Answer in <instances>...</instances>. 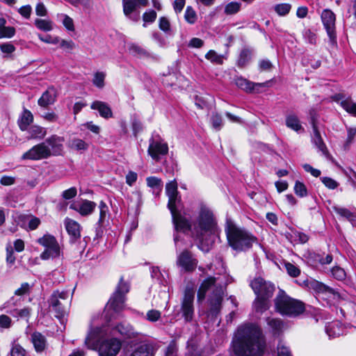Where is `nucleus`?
Listing matches in <instances>:
<instances>
[{"label":"nucleus","instance_id":"nucleus-1","mask_svg":"<svg viewBox=\"0 0 356 356\" xmlns=\"http://www.w3.org/2000/svg\"><path fill=\"white\" fill-rule=\"evenodd\" d=\"M265 348V340L259 327L246 324L238 327L232 341L236 356H261Z\"/></svg>","mask_w":356,"mask_h":356},{"label":"nucleus","instance_id":"nucleus-49","mask_svg":"<svg viewBox=\"0 0 356 356\" xmlns=\"http://www.w3.org/2000/svg\"><path fill=\"white\" fill-rule=\"evenodd\" d=\"M15 29L13 26H5L0 29V39L11 38L15 35Z\"/></svg>","mask_w":356,"mask_h":356},{"label":"nucleus","instance_id":"nucleus-43","mask_svg":"<svg viewBox=\"0 0 356 356\" xmlns=\"http://www.w3.org/2000/svg\"><path fill=\"white\" fill-rule=\"evenodd\" d=\"M147 186L152 188H158L160 191L163 188L162 180L156 177H148L146 179Z\"/></svg>","mask_w":356,"mask_h":356},{"label":"nucleus","instance_id":"nucleus-29","mask_svg":"<svg viewBox=\"0 0 356 356\" xmlns=\"http://www.w3.org/2000/svg\"><path fill=\"white\" fill-rule=\"evenodd\" d=\"M26 130L29 134V139H42L47 134L46 129L38 125L31 126Z\"/></svg>","mask_w":356,"mask_h":356},{"label":"nucleus","instance_id":"nucleus-64","mask_svg":"<svg viewBox=\"0 0 356 356\" xmlns=\"http://www.w3.org/2000/svg\"><path fill=\"white\" fill-rule=\"evenodd\" d=\"M30 285L27 282L22 283L21 286L15 291L16 296H23L29 293Z\"/></svg>","mask_w":356,"mask_h":356},{"label":"nucleus","instance_id":"nucleus-21","mask_svg":"<svg viewBox=\"0 0 356 356\" xmlns=\"http://www.w3.org/2000/svg\"><path fill=\"white\" fill-rule=\"evenodd\" d=\"M64 138L63 137L53 135L49 138H47L44 141L46 145L49 147L51 155H58L63 151V143Z\"/></svg>","mask_w":356,"mask_h":356},{"label":"nucleus","instance_id":"nucleus-11","mask_svg":"<svg viewBox=\"0 0 356 356\" xmlns=\"http://www.w3.org/2000/svg\"><path fill=\"white\" fill-rule=\"evenodd\" d=\"M195 291L192 287L187 286L184 291V297L181 300V311L182 316L186 322L192 321L194 315Z\"/></svg>","mask_w":356,"mask_h":356},{"label":"nucleus","instance_id":"nucleus-46","mask_svg":"<svg viewBox=\"0 0 356 356\" xmlns=\"http://www.w3.org/2000/svg\"><path fill=\"white\" fill-rule=\"evenodd\" d=\"M184 18L186 21L191 24H193L196 22L197 15L191 6H187L184 14Z\"/></svg>","mask_w":356,"mask_h":356},{"label":"nucleus","instance_id":"nucleus-45","mask_svg":"<svg viewBox=\"0 0 356 356\" xmlns=\"http://www.w3.org/2000/svg\"><path fill=\"white\" fill-rule=\"evenodd\" d=\"M295 193L300 197H304L307 195V190L306 186L300 181H296L294 186Z\"/></svg>","mask_w":356,"mask_h":356},{"label":"nucleus","instance_id":"nucleus-13","mask_svg":"<svg viewBox=\"0 0 356 356\" xmlns=\"http://www.w3.org/2000/svg\"><path fill=\"white\" fill-rule=\"evenodd\" d=\"M51 155V152L49 146L46 143H41L33 146L29 151L25 152L22 156V159L40 160L47 159Z\"/></svg>","mask_w":356,"mask_h":356},{"label":"nucleus","instance_id":"nucleus-8","mask_svg":"<svg viewBox=\"0 0 356 356\" xmlns=\"http://www.w3.org/2000/svg\"><path fill=\"white\" fill-rule=\"evenodd\" d=\"M129 283L124 281L123 277H121L115 291L106 306L107 313L110 310L113 311L115 313H119L122 310L125 302V296L129 291Z\"/></svg>","mask_w":356,"mask_h":356},{"label":"nucleus","instance_id":"nucleus-35","mask_svg":"<svg viewBox=\"0 0 356 356\" xmlns=\"http://www.w3.org/2000/svg\"><path fill=\"white\" fill-rule=\"evenodd\" d=\"M181 202V196L179 194L168 197V207L170 211L171 215L179 212L177 210V207Z\"/></svg>","mask_w":356,"mask_h":356},{"label":"nucleus","instance_id":"nucleus-39","mask_svg":"<svg viewBox=\"0 0 356 356\" xmlns=\"http://www.w3.org/2000/svg\"><path fill=\"white\" fill-rule=\"evenodd\" d=\"M205 58L214 64L222 65L223 63V56L218 54L214 50L209 51L205 55Z\"/></svg>","mask_w":356,"mask_h":356},{"label":"nucleus","instance_id":"nucleus-56","mask_svg":"<svg viewBox=\"0 0 356 356\" xmlns=\"http://www.w3.org/2000/svg\"><path fill=\"white\" fill-rule=\"evenodd\" d=\"M305 40L312 44H314L316 42V35L310 29H307L303 33Z\"/></svg>","mask_w":356,"mask_h":356},{"label":"nucleus","instance_id":"nucleus-3","mask_svg":"<svg viewBox=\"0 0 356 356\" xmlns=\"http://www.w3.org/2000/svg\"><path fill=\"white\" fill-rule=\"evenodd\" d=\"M107 335L105 327H97L91 329L85 339L86 346L90 349L98 348L99 356H116L122 347V341L117 338H111L99 341L102 337Z\"/></svg>","mask_w":356,"mask_h":356},{"label":"nucleus","instance_id":"nucleus-22","mask_svg":"<svg viewBox=\"0 0 356 356\" xmlns=\"http://www.w3.org/2000/svg\"><path fill=\"white\" fill-rule=\"evenodd\" d=\"M235 83L239 88L245 90L246 92H252L256 88L266 87L268 86V82L264 83H253L243 77H237L235 79Z\"/></svg>","mask_w":356,"mask_h":356},{"label":"nucleus","instance_id":"nucleus-53","mask_svg":"<svg viewBox=\"0 0 356 356\" xmlns=\"http://www.w3.org/2000/svg\"><path fill=\"white\" fill-rule=\"evenodd\" d=\"M10 356H25V350L17 343H13L10 350Z\"/></svg>","mask_w":356,"mask_h":356},{"label":"nucleus","instance_id":"nucleus-59","mask_svg":"<svg viewBox=\"0 0 356 356\" xmlns=\"http://www.w3.org/2000/svg\"><path fill=\"white\" fill-rule=\"evenodd\" d=\"M18 13L24 18L29 19L32 13V8L30 5H26L18 9Z\"/></svg>","mask_w":356,"mask_h":356},{"label":"nucleus","instance_id":"nucleus-47","mask_svg":"<svg viewBox=\"0 0 356 356\" xmlns=\"http://www.w3.org/2000/svg\"><path fill=\"white\" fill-rule=\"evenodd\" d=\"M105 76L106 74L104 72H96L92 80L93 84L99 88H102L104 86Z\"/></svg>","mask_w":356,"mask_h":356},{"label":"nucleus","instance_id":"nucleus-6","mask_svg":"<svg viewBox=\"0 0 356 356\" xmlns=\"http://www.w3.org/2000/svg\"><path fill=\"white\" fill-rule=\"evenodd\" d=\"M275 305L276 310L282 315L296 316L305 311V305L302 302L289 297L282 290H280L276 296Z\"/></svg>","mask_w":356,"mask_h":356},{"label":"nucleus","instance_id":"nucleus-44","mask_svg":"<svg viewBox=\"0 0 356 356\" xmlns=\"http://www.w3.org/2000/svg\"><path fill=\"white\" fill-rule=\"evenodd\" d=\"M129 53L134 56H145L147 55V52L145 49L136 44H130L129 45Z\"/></svg>","mask_w":356,"mask_h":356},{"label":"nucleus","instance_id":"nucleus-20","mask_svg":"<svg viewBox=\"0 0 356 356\" xmlns=\"http://www.w3.org/2000/svg\"><path fill=\"white\" fill-rule=\"evenodd\" d=\"M65 229L70 236L71 242H75L81 237V225L75 220L67 218L64 221Z\"/></svg>","mask_w":356,"mask_h":356},{"label":"nucleus","instance_id":"nucleus-62","mask_svg":"<svg viewBox=\"0 0 356 356\" xmlns=\"http://www.w3.org/2000/svg\"><path fill=\"white\" fill-rule=\"evenodd\" d=\"M159 26L161 30L165 32L168 31L170 29L169 20L165 17H160L159 21Z\"/></svg>","mask_w":356,"mask_h":356},{"label":"nucleus","instance_id":"nucleus-37","mask_svg":"<svg viewBox=\"0 0 356 356\" xmlns=\"http://www.w3.org/2000/svg\"><path fill=\"white\" fill-rule=\"evenodd\" d=\"M341 106L348 113L356 116V103L348 97L340 102Z\"/></svg>","mask_w":356,"mask_h":356},{"label":"nucleus","instance_id":"nucleus-14","mask_svg":"<svg viewBox=\"0 0 356 356\" xmlns=\"http://www.w3.org/2000/svg\"><path fill=\"white\" fill-rule=\"evenodd\" d=\"M149 155L156 161H159L161 156L165 155L168 152V146L159 137V138H151L148 147Z\"/></svg>","mask_w":356,"mask_h":356},{"label":"nucleus","instance_id":"nucleus-16","mask_svg":"<svg viewBox=\"0 0 356 356\" xmlns=\"http://www.w3.org/2000/svg\"><path fill=\"white\" fill-rule=\"evenodd\" d=\"M177 264L186 271H193L197 266V261L189 251L184 250L178 256Z\"/></svg>","mask_w":356,"mask_h":356},{"label":"nucleus","instance_id":"nucleus-10","mask_svg":"<svg viewBox=\"0 0 356 356\" xmlns=\"http://www.w3.org/2000/svg\"><path fill=\"white\" fill-rule=\"evenodd\" d=\"M250 286L257 297L259 298H270L275 289L273 284L261 277H255L252 280Z\"/></svg>","mask_w":356,"mask_h":356},{"label":"nucleus","instance_id":"nucleus-4","mask_svg":"<svg viewBox=\"0 0 356 356\" xmlns=\"http://www.w3.org/2000/svg\"><path fill=\"white\" fill-rule=\"evenodd\" d=\"M218 278L209 277L201 284L197 291V300L201 301L205 298L206 293L211 291L209 302L210 304V312L216 316L220 312L223 298L225 286L217 282Z\"/></svg>","mask_w":356,"mask_h":356},{"label":"nucleus","instance_id":"nucleus-48","mask_svg":"<svg viewBox=\"0 0 356 356\" xmlns=\"http://www.w3.org/2000/svg\"><path fill=\"white\" fill-rule=\"evenodd\" d=\"M284 266L287 273L291 277H297L300 275V270L298 266H295L294 264L290 262H286Z\"/></svg>","mask_w":356,"mask_h":356},{"label":"nucleus","instance_id":"nucleus-9","mask_svg":"<svg viewBox=\"0 0 356 356\" xmlns=\"http://www.w3.org/2000/svg\"><path fill=\"white\" fill-rule=\"evenodd\" d=\"M37 242L45 248L40 255L42 259L46 260L60 256V248L54 236L49 234H44L42 237L38 238Z\"/></svg>","mask_w":356,"mask_h":356},{"label":"nucleus","instance_id":"nucleus-38","mask_svg":"<svg viewBox=\"0 0 356 356\" xmlns=\"http://www.w3.org/2000/svg\"><path fill=\"white\" fill-rule=\"evenodd\" d=\"M241 3L236 1H232L225 6L224 13L227 15L236 14L241 10Z\"/></svg>","mask_w":356,"mask_h":356},{"label":"nucleus","instance_id":"nucleus-55","mask_svg":"<svg viewBox=\"0 0 356 356\" xmlns=\"http://www.w3.org/2000/svg\"><path fill=\"white\" fill-rule=\"evenodd\" d=\"M161 318V312L156 309H151L147 312L146 318L150 322H156Z\"/></svg>","mask_w":356,"mask_h":356},{"label":"nucleus","instance_id":"nucleus-57","mask_svg":"<svg viewBox=\"0 0 356 356\" xmlns=\"http://www.w3.org/2000/svg\"><path fill=\"white\" fill-rule=\"evenodd\" d=\"M321 180L330 189H335L338 186V183L330 177H323Z\"/></svg>","mask_w":356,"mask_h":356},{"label":"nucleus","instance_id":"nucleus-33","mask_svg":"<svg viewBox=\"0 0 356 356\" xmlns=\"http://www.w3.org/2000/svg\"><path fill=\"white\" fill-rule=\"evenodd\" d=\"M266 322L274 334H279L283 328V322L279 318H267Z\"/></svg>","mask_w":356,"mask_h":356},{"label":"nucleus","instance_id":"nucleus-40","mask_svg":"<svg viewBox=\"0 0 356 356\" xmlns=\"http://www.w3.org/2000/svg\"><path fill=\"white\" fill-rule=\"evenodd\" d=\"M35 25L38 29L43 31H49L53 29L52 22L47 19H36Z\"/></svg>","mask_w":356,"mask_h":356},{"label":"nucleus","instance_id":"nucleus-60","mask_svg":"<svg viewBox=\"0 0 356 356\" xmlns=\"http://www.w3.org/2000/svg\"><path fill=\"white\" fill-rule=\"evenodd\" d=\"M76 194V188L75 187H71L62 193V197L65 200H70L74 197Z\"/></svg>","mask_w":356,"mask_h":356},{"label":"nucleus","instance_id":"nucleus-15","mask_svg":"<svg viewBox=\"0 0 356 356\" xmlns=\"http://www.w3.org/2000/svg\"><path fill=\"white\" fill-rule=\"evenodd\" d=\"M118 334L125 339H132L138 336V332L127 322L123 321L112 327L111 334Z\"/></svg>","mask_w":356,"mask_h":356},{"label":"nucleus","instance_id":"nucleus-51","mask_svg":"<svg viewBox=\"0 0 356 356\" xmlns=\"http://www.w3.org/2000/svg\"><path fill=\"white\" fill-rule=\"evenodd\" d=\"M31 309L29 307H24L21 309H15L13 312L12 314L14 316L28 319L31 315Z\"/></svg>","mask_w":356,"mask_h":356},{"label":"nucleus","instance_id":"nucleus-12","mask_svg":"<svg viewBox=\"0 0 356 356\" xmlns=\"http://www.w3.org/2000/svg\"><path fill=\"white\" fill-rule=\"evenodd\" d=\"M321 20L329 37L330 44L332 46L337 45L334 13L329 9L323 10L321 13Z\"/></svg>","mask_w":356,"mask_h":356},{"label":"nucleus","instance_id":"nucleus-41","mask_svg":"<svg viewBox=\"0 0 356 356\" xmlns=\"http://www.w3.org/2000/svg\"><path fill=\"white\" fill-rule=\"evenodd\" d=\"M165 193L168 197H172V196L179 194L177 190V183L176 180L171 181L166 184Z\"/></svg>","mask_w":356,"mask_h":356},{"label":"nucleus","instance_id":"nucleus-24","mask_svg":"<svg viewBox=\"0 0 356 356\" xmlns=\"http://www.w3.org/2000/svg\"><path fill=\"white\" fill-rule=\"evenodd\" d=\"M31 341L37 353L43 352L47 346L46 337L40 332H35L31 335Z\"/></svg>","mask_w":356,"mask_h":356},{"label":"nucleus","instance_id":"nucleus-2","mask_svg":"<svg viewBox=\"0 0 356 356\" xmlns=\"http://www.w3.org/2000/svg\"><path fill=\"white\" fill-rule=\"evenodd\" d=\"M216 229V222L213 212L205 205H201L193 220L192 237L198 242V247L202 251H209L213 243L211 236L215 234Z\"/></svg>","mask_w":356,"mask_h":356},{"label":"nucleus","instance_id":"nucleus-7","mask_svg":"<svg viewBox=\"0 0 356 356\" xmlns=\"http://www.w3.org/2000/svg\"><path fill=\"white\" fill-rule=\"evenodd\" d=\"M72 295L68 291H55L49 299V307L55 316L61 318L65 316L70 305Z\"/></svg>","mask_w":356,"mask_h":356},{"label":"nucleus","instance_id":"nucleus-31","mask_svg":"<svg viewBox=\"0 0 356 356\" xmlns=\"http://www.w3.org/2000/svg\"><path fill=\"white\" fill-rule=\"evenodd\" d=\"M270 298H256L253 302V306L257 312L263 313L270 307Z\"/></svg>","mask_w":356,"mask_h":356},{"label":"nucleus","instance_id":"nucleus-42","mask_svg":"<svg viewBox=\"0 0 356 356\" xmlns=\"http://www.w3.org/2000/svg\"><path fill=\"white\" fill-rule=\"evenodd\" d=\"M291 9V5L289 3H279L274 6V10L280 16L286 15Z\"/></svg>","mask_w":356,"mask_h":356},{"label":"nucleus","instance_id":"nucleus-17","mask_svg":"<svg viewBox=\"0 0 356 356\" xmlns=\"http://www.w3.org/2000/svg\"><path fill=\"white\" fill-rule=\"evenodd\" d=\"M172 222L176 232L186 233L190 232L192 234L193 221L190 222L180 212L172 214Z\"/></svg>","mask_w":356,"mask_h":356},{"label":"nucleus","instance_id":"nucleus-30","mask_svg":"<svg viewBox=\"0 0 356 356\" xmlns=\"http://www.w3.org/2000/svg\"><path fill=\"white\" fill-rule=\"evenodd\" d=\"M33 120V116L31 111L24 110L20 120H19V127L22 131L28 129L29 126Z\"/></svg>","mask_w":356,"mask_h":356},{"label":"nucleus","instance_id":"nucleus-28","mask_svg":"<svg viewBox=\"0 0 356 356\" xmlns=\"http://www.w3.org/2000/svg\"><path fill=\"white\" fill-rule=\"evenodd\" d=\"M123 3V12L124 15L132 19L134 21H137L138 16L136 15L134 17L131 16V13L135 10L137 7L136 3V0H122Z\"/></svg>","mask_w":356,"mask_h":356},{"label":"nucleus","instance_id":"nucleus-58","mask_svg":"<svg viewBox=\"0 0 356 356\" xmlns=\"http://www.w3.org/2000/svg\"><path fill=\"white\" fill-rule=\"evenodd\" d=\"M12 325V319L7 315L2 314L0 316V327L8 329Z\"/></svg>","mask_w":356,"mask_h":356},{"label":"nucleus","instance_id":"nucleus-18","mask_svg":"<svg viewBox=\"0 0 356 356\" xmlns=\"http://www.w3.org/2000/svg\"><path fill=\"white\" fill-rule=\"evenodd\" d=\"M96 203L90 200H83L81 203L70 204V209L77 211L80 215L86 216L91 214L96 207Z\"/></svg>","mask_w":356,"mask_h":356},{"label":"nucleus","instance_id":"nucleus-52","mask_svg":"<svg viewBox=\"0 0 356 356\" xmlns=\"http://www.w3.org/2000/svg\"><path fill=\"white\" fill-rule=\"evenodd\" d=\"M156 16V13L153 10L146 11L143 15V20L144 21L143 26H146V23H153L155 21Z\"/></svg>","mask_w":356,"mask_h":356},{"label":"nucleus","instance_id":"nucleus-19","mask_svg":"<svg viewBox=\"0 0 356 356\" xmlns=\"http://www.w3.org/2000/svg\"><path fill=\"white\" fill-rule=\"evenodd\" d=\"M156 348L152 343H143L134 348L128 356H154Z\"/></svg>","mask_w":356,"mask_h":356},{"label":"nucleus","instance_id":"nucleus-61","mask_svg":"<svg viewBox=\"0 0 356 356\" xmlns=\"http://www.w3.org/2000/svg\"><path fill=\"white\" fill-rule=\"evenodd\" d=\"M348 136L345 143V146H349L353 141L355 136H356V128L349 127L347 129Z\"/></svg>","mask_w":356,"mask_h":356},{"label":"nucleus","instance_id":"nucleus-25","mask_svg":"<svg viewBox=\"0 0 356 356\" xmlns=\"http://www.w3.org/2000/svg\"><path fill=\"white\" fill-rule=\"evenodd\" d=\"M90 108L93 110H97L99 115L104 118L107 119L113 116L111 108L106 102L95 101L92 103Z\"/></svg>","mask_w":356,"mask_h":356},{"label":"nucleus","instance_id":"nucleus-23","mask_svg":"<svg viewBox=\"0 0 356 356\" xmlns=\"http://www.w3.org/2000/svg\"><path fill=\"white\" fill-rule=\"evenodd\" d=\"M56 99V90L54 88H49L44 91L38 101V104L41 107L46 108L53 104Z\"/></svg>","mask_w":356,"mask_h":356},{"label":"nucleus","instance_id":"nucleus-5","mask_svg":"<svg viewBox=\"0 0 356 356\" xmlns=\"http://www.w3.org/2000/svg\"><path fill=\"white\" fill-rule=\"evenodd\" d=\"M228 243L230 247L238 252L246 251L250 249L254 243H257V238L245 229L230 225L226 230Z\"/></svg>","mask_w":356,"mask_h":356},{"label":"nucleus","instance_id":"nucleus-32","mask_svg":"<svg viewBox=\"0 0 356 356\" xmlns=\"http://www.w3.org/2000/svg\"><path fill=\"white\" fill-rule=\"evenodd\" d=\"M252 58V51L249 49L244 48L241 50L238 60L237 65L240 67H243L249 63Z\"/></svg>","mask_w":356,"mask_h":356},{"label":"nucleus","instance_id":"nucleus-54","mask_svg":"<svg viewBox=\"0 0 356 356\" xmlns=\"http://www.w3.org/2000/svg\"><path fill=\"white\" fill-rule=\"evenodd\" d=\"M212 127L216 130H220L222 126V119L218 114H213L211 118Z\"/></svg>","mask_w":356,"mask_h":356},{"label":"nucleus","instance_id":"nucleus-26","mask_svg":"<svg viewBox=\"0 0 356 356\" xmlns=\"http://www.w3.org/2000/svg\"><path fill=\"white\" fill-rule=\"evenodd\" d=\"M325 332L330 338H334L343 334V327L340 322L332 321L326 325Z\"/></svg>","mask_w":356,"mask_h":356},{"label":"nucleus","instance_id":"nucleus-34","mask_svg":"<svg viewBox=\"0 0 356 356\" xmlns=\"http://www.w3.org/2000/svg\"><path fill=\"white\" fill-rule=\"evenodd\" d=\"M286 125L289 128H290L296 131H299L300 130H303V128L302 127V125L300 122L299 119L295 115H290L286 117Z\"/></svg>","mask_w":356,"mask_h":356},{"label":"nucleus","instance_id":"nucleus-63","mask_svg":"<svg viewBox=\"0 0 356 356\" xmlns=\"http://www.w3.org/2000/svg\"><path fill=\"white\" fill-rule=\"evenodd\" d=\"M0 49L3 53L8 54H12L16 49L15 47L10 42H6L1 44Z\"/></svg>","mask_w":356,"mask_h":356},{"label":"nucleus","instance_id":"nucleus-36","mask_svg":"<svg viewBox=\"0 0 356 356\" xmlns=\"http://www.w3.org/2000/svg\"><path fill=\"white\" fill-rule=\"evenodd\" d=\"M69 147L76 151H86L88 149L89 145L82 139L74 138L70 141Z\"/></svg>","mask_w":356,"mask_h":356},{"label":"nucleus","instance_id":"nucleus-50","mask_svg":"<svg viewBox=\"0 0 356 356\" xmlns=\"http://www.w3.org/2000/svg\"><path fill=\"white\" fill-rule=\"evenodd\" d=\"M331 273L333 277L340 281L345 280L346 277L345 270L339 266L333 267Z\"/></svg>","mask_w":356,"mask_h":356},{"label":"nucleus","instance_id":"nucleus-27","mask_svg":"<svg viewBox=\"0 0 356 356\" xmlns=\"http://www.w3.org/2000/svg\"><path fill=\"white\" fill-rule=\"evenodd\" d=\"M312 142L315 146L321 151L323 154L326 155L327 153V147L321 136L320 132L318 131L316 126L313 124V136Z\"/></svg>","mask_w":356,"mask_h":356}]
</instances>
